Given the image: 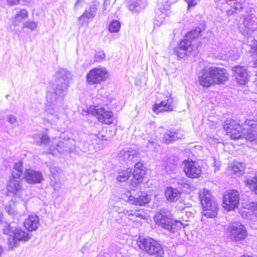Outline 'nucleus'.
Masks as SVG:
<instances>
[{
    "label": "nucleus",
    "mask_w": 257,
    "mask_h": 257,
    "mask_svg": "<svg viewBox=\"0 0 257 257\" xmlns=\"http://www.w3.org/2000/svg\"><path fill=\"white\" fill-rule=\"evenodd\" d=\"M70 76V73L67 69H59L55 73V84L52 90L49 91L47 94L46 110L57 118V112L64 110L63 98L66 93Z\"/></svg>",
    "instance_id": "1"
},
{
    "label": "nucleus",
    "mask_w": 257,
    "mask_h": 257,
    "mask_svg": "<svg viewBox=\"0 0 257 257\" xmlns=\"http://www.w3.org/2000/svg\"><path fill=\"white\" fill-rule=\"evenodd\" d=\"M228 78L226 70L222 68L211 66L201 69L198 73L197 81L204 87H209L215 84H223Z\"/></svg>",
    "instance_id": "2"
},
{
    "label": "nucleus",
    "mask_w": 257,
    "mask_h": 257,
    "mask_svg": "<svg viewBox=\"0 0 257 257\" xmlns=\"http://www.w3.org/2000/svg\"><path fill=\"white\" fill-rule=\"evenodd\" d=\"M202 207V214L207 218L215 217L219 210L218 205L215 197L206 189L200 191L199 196Z\"/></svg>",
    "instance_id": "3"
},
{
    "label": "nucleus",
    "mask_w": 257,
    "mask_h": 257,
    "mask_svg": "<svg viewBox=\"0 0 257 257\" xmlns=\"http://www.w3.org/2000/svg\"><path fill=\"white\" fill-rule=\"evenodd\" d=\"M201 29L199 28L188 32L184 38L174 49V52L179 58H183L190 54L193 50V41L200 36Z\"/></svg>",
    "instance_id": "4"
},
{
    "label": "nucleus",
    "mask_w": 257,
    "mask_h": 257,
    "mask_svg": "<svg viewBox=\"0 0 257 257\" xmlns=\"http://www.w3.org/2000/svg\"><path fill=\"white\" fill-rule=\"evenodd\" d=\"M239 29L246 39V45L250 47H254V42L257 41V18L253 15H248Z\"/></svg>",
    "instance_id": "5"
},
{
    "label": "nucleus",
    "mask_w": 257,
    "mask_h": 257,
    "mask_svg": "<svg viewBox=\"0 0 257 257\" xmlns=\"http://www.w3.org/2000/svg\"><path fill=\"white\" fill-rule=\"evenodd\" d=\"M141 250L154 257H162L164 254L160 241L151 237L141 236L137 241Z\"/></svg>",
    "instance_id": "6"
},
{
    "label": "nucleus",
    "mask_w": 257,
    "mask_h": 257,
    "mask_svg": "<svg viewBox=\"0 0 257 257\" xmlns=\"http://www.w3.org/2000/svg\"><path fill=\"white\" fill-rule=\"evenodd\" d=\"M146 173V170L142 163L138 162L135 165L133 172L132 169L130 168L119 171L117 180L120 182H125L133 175L132 181L137 185L143 182Z\"/></svg>",
    "instance_id": "7"
},
{
    "label": "nucleus",
    "mask_w": 257,
    "mask_h": 257,
    "mask_svg": "<svg viewBox=\"0 0 257 257\" xmlns=\"http://www.w3.org/2000/svg\"><path fill=\"white\" fill-rule=\"evenodd\" d=\"M156 223L170 232L175 233L181 228L182 223L174 220L171 215L167 212H158L154 217Z\"/></svg>",
    "instance_id": "8"
},
{
    "label": "nucleus",
    "mask_w": 257,
    "mask_h": 257,
    "mask_svg": "<svg viewBox=\"0 0 257 257\" xmlns=\"http://www.w3.org/2000/svg\"><path fill=\"white\" fill-rule=\"evenodd\" d=\"M122 199L129 203L135 205L143 206L148 204L151 200V197L145 192L135 190L123 194Z\"/></svg>",
    "instance_id": "9"
},
{
    "label": "nucleus",
    "mask_w": 257,
    "mask_h": 257,
    "mask_svg": "<svg viewBox=\"0 0 257 257\" xmlns=\"http://www.w3.org/2000/svg\"><path fill=\"white\" fill-rule=\"evenodd\" d=\"M88 114L96 116L99 121L105 124H111L113 121L112 112L107 111L104 107L98 105L90 106L88 109Z\"/></svg>",
    "instance_id": "10"
},
{
    "label": "nucleus",
    "mask_w": 257,
    "mask_h": 257,
    "mask_svg": "<svg viewBox=\"0 0 257 257\" xmlns=\"http://www.w3.org/2000/svg\"><path fill=\"white\" fill-rule=\"evenodd\" d=\"M231 240L239 241L247 237V230L245 227L240 222H234L229 225L227 229Z\"/></svg>",
    "instance_id": "11"
},
{
    "label": "nucleus",
    "mask_w": 257,
    "mask_h": 257,
    "mask_svg": "<svg viewBox=\"0 0 257 257\" xmlns=\"http://www.w3.org/2000/svg\"><path fill=\"white\" fill-rule=\"evenodd\" d=\"M242 127V138L246 140L253 142L257 140V118L255 119H246L243 123H241Z\"/></svg>",
    "instance_id": "12"
},
{
    "label": "nucleus",
    "mask_w": 257,
    "mask_h": 257,
    "mask_svg": "<svg viewBox=\"0 0 257 257\" xmlns=\"http://www.w3.org/2000/svg\"><path fill=\"white\" fill-rule=\"evenodd\" d=\"M223 128L232 140H238L242 138V128L240 124L232 119H227L223 125Z\"/></svg>",
    "instance_id": "13"
},
{
    "label": "nucleus",
    "mask_w": 257,
    "mask_h": 257,
    "mask_svg": "<svg viewBox=\"0 0 257 257\" xmlns=\"http://www.w3.org/2000/svg\"><path fill=\"white\" fill-rule=\"evenodd\" d=\"M239 201V194L236 190H230L224 193L223 197V207L228 211L237 207Z\"/></svg>",
    "instance_id": "14"
},
{
    "label": "nucleus",
    "mask_w": 257,
    "mask_h": 257,
    "mask_svg": "<svg viewBox=\"0 0 257 257\" xmlns=\"http://www.w3.org/2000/svg\"><path fill=\"white\" fill-rule=\"evenodd\" d=\"M108 73L105 68H94L90 70L87 75V80L89 84L100 83L105 81Z\"/></svg>",
    "instance_id": "15"
},
{
    "label": "nucleus",
    "mask_w": 257,
    "mask_h": 257,
    "mask_svg": "<svg viewBox=\"0 0 257 257\" xmlns=\"http://www.w3.org/2000/svg\"><path fill=\"white\" fill-rule=\"evenodd\" d=\"M184 171L187 177L191 178H198L202 173L201 167L199 163L192 160H185L183 162Z\"/></svg>",
    "instance_id": "16"
},
{
    "label": "nucleus",
    "mask_w": 257,
    "mask_h": 257,
    "mask_svg": "<svg viewBox=\"0 0 257 257\" xmlns=\"http://www.w3.org/2000/svg\"><path fill=\"white\" fill-rule=\"evenodd\" d=\"M236 82L240 85L245 84L248 80L249 74L245 67L237 65L232 68Z\"/></svg>",
    "instance_id": "17"
},
{
    "label": "nucleus",
    "mask_w": 257,
    "mask_h": 257,
    "mask_svg": "<svg viewBox=\"0 0 257 257\" xmlns=\"http://www.w3.org/2000/svg\"><path fill=\"white\" fill-rule=\"evenodd\" d=\"M139 157L140 153L139 151L131 148L120 151L118 155L119 161L127 163L137 161Z\"/></svg>",
    "instance_id": "18"
},
{
    "label": "nucleus",
    "mask_w": 257,
    "mask_h": 257,
    "mask_svg": "<svg viewBox=\"0 0 257 257\" xmlns=\"http://www.w3.org/2000/svg\"><path fill=\"white\" fill-rule=\"evenodd\" d=\"M174 104L172 98H168L162 101L159 103H155L153 107V110L156 113L162 111H172Z\"/></svg>",
    "instance_id": "19"
},
{
    "label": "nucleus",
    "mask_w": 257,
    "mask_h": 257,
    "mask_svg": "<svg viewBox=\"0 0 257 257\" xmlns=\"http://www.w3.org/2000/svg\"><path fill=\"white\" fill-rule=\"evenodd\" d=\"M183 138V135L179 129L173 128L167 131L164 134L163 141L166 144H170Z\"/></svg>",
    "instance_id": "20"
},
{
    "label": "nucleus",
    "mask_w": 257,
    "mask_h": 257,
    "mask_svg": "<svg viewBox=\"0 0 257 257\" xmlns=\"http://www.w3.org/2000/svg\"><path fill=\"white\" fill-rule=\"evenodd\" d=\"M21 178H16L12 176L7 185L8 191L16 195L17 193L21 190Z\"/></svg>",
    "instance_id": "21"
},
{
    "label": "nucleus",
    "mask_w": 257,
    "mask_h": 257,
    "mask_svg": "<svg viewBox=\"0 0 257 257\" xmlns=\"http://www.w3.org/2000/svg\"><path fill=\"white\" fill-rule=\"evenodd\" d=\"M97 9L94 5L91 6L88 10H86L82 16L79 18V21L81 25L87 23L89 19H92L96 16Z\"/></svg>",
    "instance_id": "22"
},
{
    "label": "nucleus",
    "mask_w": 257,
    "mask_h": 257,
    "mask_svg": "<svg viewBox=\"0 0 257 257\" xmlns=\"http://www.w3.org/2000/svg\"><path fill=\"white\" fill-rule=\"evenodd\" d=\"M146 5V0H132L128 9L133 13L137 14L145 8Z\"/></svg>",
    "instance_id": "23"
},
{
    "label": "nucleus",
    "mask_w": 257,
    "mask_h": 257,
    "mask_svg": "<svg viewBox=\"0 0 257 257\" xmlns=\"http://www.w3.org/2000/svg\"><path fill=\"white\" fill-rule=\"evenodd\" d=\"M167 200L171 202H176L181 195V193L176 189L167 187L165 191Z\"/></svg>",
    "instance_id": "24"
},
{
    "label": "nucleus",
    "mask_w": 257,
    "mask_h": 257,
    "mask_svg": "<svg viewBox=\"0 0 257 257\" xmlns=\"http://www.w3.org/2000/svg\"><path fill=\"white\" fill-rule=\"evenodd\" d=\"M229 170L236 176L243 174L245 169V164L240 162H235L229 166Z\"/></svg>",
    "instance_id": "25"
},
{
    "label": "nucleus",
    "mask_w": 257,
    "mask_h": 257,
    "mask_svg": "<svg viewBox=\"0 0 257 257\" xmlns=\"http://www.w3.org/2000/svg\"><path fill=\"white\" fill-rule=\"evenodd\" d=\"M159 147L158 141L155 139H151L144 142L143 150L144 151H157Z\"/></svg>",
    "instance_id": "26"
},
{
    "label": "nucleus",
    "mask_w": 257,
    "mask_h": 257,
    "mask_svg": "<svg viewBox=\"0 0 257 257\" xmlns=\"http://www.w3.org/2000/svg\"><path fill=\"white\" fill-rule=\"evenodd\" d=\"M13 235L20 241H27L30 239L29 234L20 227L14 228Z\"/></svg>",
    "instance_id": "27"
},
{
    "label": "nucleus",
    "mask_w": 257,
    "mask_h": 257,
    "mask_svg": "<svg viewBox=\"0 0 257 257\" xmlns=\"http://www.w3.org/2000/svg\"><path fill=\"white\" fill-rule=\"evenodd\" d=\"M33 139H34V142L38 145H47L50 143V138L44 133L35 134Z\"/></svg>",
    "instance_id": "28"
},
{
    "label": "nucleus",
    "mask_w": 257,
    "mask_h": 257,
    "mask_svg": "<svg viewBox=\"0 0 257 257\" xmlns=\"http://www.w3.org/2000/svg\"><path fill=\"white\" fill-rule=\"evenodd\" d=\"M28 17V12L25 9H23L18 12L13 20V24L14 26L19 25V23L22 22Z\"/></svg>",
    "instance_id": "29"
},
{
    "label": "nucleus",
    "mask_w": 257,
    "mask_h": 257,
    "mask_svg": "<svg viewBox=\"0 0 257 257\" xmlns=\"http://www.w3.org/2000/svg\"><path fill=\"white\" fill-rule=\"evenodd\" d=\"M14 170L12 172L13 177L21 178L23 174V163L22 161L15 163L14 165Z\"/></svg>",
    "instance_id": "30"
},
{
    "label": "nucleus",
    "mask_w": 257,
    "mask_h": 257,
    "mask_svg": "<svg viewBox=\"0 0 257 257\" xmlns=\"http://www.w3.org/2000/svg\"><path fill=\"white\" fill-rule=\"evenodd\" d=\"M244 182L251 191L257 194V177H248L244 180Z\"/></svg>",
    "instance_id": "31"
},
{
    "label": "nucleus",
    "mask_w": 257,
    "mask_h": 257,
    "mask_svg": "<svg viewBox=\"0 0 257 257\" xmlns=\"http://www.w3.org/2000/svg\"><path fill=\"white\" fill-rule=\"evenodd\" d=\"M166 10L165 9H162L161 7L159 8L155 16V24L156 25L159 26L163 23L164 18V14Z\"/></svg>",
    "instance_id": "32"
},
{
    "label": "nucleus",
    "mask_w": 257,
    "mask_h": 257,
    "mask_svg": "<svg viewBox=\"0 0 257 257\" xmlns=\"http://www.w3.org/2000/svg\"><path fill=\"white\" fill-rule=\"evenodd\" d=\"M19 240L14 235H10L8 237V247L9 250H13L14 248L17 247L19 245Z\"/></svg>",
    "instance_id": "33"
},
{
    "label": "nucleus",
    "mask_w": 257,
    "mask_h": 257,
    "mask_svg": "<svg viewBox=\"0 0 257 257\" xmlns=\"http://www.w3.org/2000/svg\"><path fill=\"white\" fill-rule=\"evenodd\" d=\"M120 28V22L117 20H113L109 26V31L111 33H117Z\"/></svg>",
    "instance_id": "34"
},
{
    "label": "nucleus",
    "mask_w": 257,
    "mask_h": 257,
    "mask_svg": "<svg viewBox=\"0 0 257 257\" xmlns=\"http://www.w3.org/2000/svg\"><path fill=\"white\" fill-rule=\"evenodd\" d=\"M4 223H5V224L3 227V234L8 235L9 236H10V235H13V232H14V228L10 223L7 222H4Z\"/></svg>",
    "instance_id": "35"
},
{
    "label": "nucleus",
    "mask_w": 257,
    "mask_h": 257,
    "mask_svg": "<svg viewBox=\"0 0 257 257\" xmlns=\"http://www.w3.org/2000/svg\"><path fill=\"white\" fill-rule=\"evenodd\" d=\"M64 145V143L61 141H59L58 143L56 142L53 143V144H50V150H51L56 149L58 152L61 153L65 150L63 148Z\"/></svg>",
    "instance_id": "36"
},
{
    "label": "nucleus",
    "mask_w": 257,
    "mask_h": 257,
    "mask_svg": "<svg viewBox=\"0 0 257 257\" xmlns=\"http://www.w3.org/2000/svg\"><path fill=\"white\" fill-rule=\"evenodd\" d=\"M104 132L103 131L97 134L94 135L92 134L91 135V138L92 139H95L97 141V139L99 140V141L96 142V143H101V142H103L104 141H106L108 140V137H107L104 134Z\"/></svg>",
    "instance_id": "37"
},
{
    "label": "nucleus",
    "mask_w": 257,
    "mask_h": 257,
    "mask_svg": "<svg viewBox=\"0 0 257 257\" xmlns=\"http://www.w3.org/2000/svg\"><path fill=\"white\" fill-rule=\"evenodd\" d=\"M23 224L28 231H32V214L29 215L28 218L24 220Z\"/></svg>",
    "instance_id": "38"
},
{
    "label": "nucleus",
    "mask_w": 257,
    "mask_h": 257,
    "mask_svg": "<svg viewBox=\"0 0 257 257\" xmlns=\"http://www.w3.org/2000/svg\"><path fill=\"white\" fill-rule=\"evenodd\" d=\"M82 151L85 153H88L89 154H92L94 152V146L92 144H90L88 143H84L82 146Z\"/></svg>",
    "instance_id": "39"
},
{
    "label": "nucleus",
    "mask_w": 257,
    "mask_h": 257,
    "mask_svg": "<svg viewBox=\"0 0 257 257\" xmlns=\"http://www.w3.org/2000/svg\"><path fill=\"white\" fill-rule=\"evenodd\" d=\"M24 178L29 184H32V170L31 169H27L24 174Z\"/></svg>",
    "instance_id": "40"
},
{
    "label": "nucleus",
    "mask_w": 257,
    "mask_h": 257,
    "mask_svg": "<svg viewBox=\"0 0 257 257\" xmlns=\"http://www.w3.org/2000/svg\"><path fill=\"white\" fill-rule=\"evenodd\" d=\"M243 0H234L233 2V9L234 10L241 11L243 9L244 5L243 4Z\"/></svg>",
    "instance_id": "41"
},
{
    "label": "nucleus",
    "mask_w": 257,
    "mask_h": 257,
    "mask_svg": "<svg viewBox=\"0 0 257 257\" xmlns=\"http://www.w3.org/2000/svg\"><path fill=\"white\" fill-rule=\"evenodd\" d=\"M43 180V176L41 172L33 171V184L39 183Z\"/></svg>",
    "instance_id": "42"
},
{
    "label": "nucleus",
    "mask_w": 257,
    "mask_h": 257,
    "mask_svg": "<svg viewBox=\"0 0 257 257\" xmlns=\"http://www.w3.org/2000/svg\"><path fill=\"white\" fill-rule=\"evenodd\" d=\"M5 209L6 211L11 216H13L16 213V210L12 205L9 203L5 205Z\"/></svg>",
    "instance_id": "43"
},
{
    "label": "nucleus",
    "mask_w": 257,
    "mask_h": 257,
    "mask_svg": "<svg viewBox=\"0 0 257 257\" xmlns=\"http://www.w3.org/2000/svg\"><path fill=\"white\" fill-rule=\"evenodd\" d=\"M105 58V54L103 51H99L96 53L95 55V61L99 62Z\"/></svg>",
    "instance_id": "44"
},
{
    "label": "nucleus",
    "mask_w": 257,
    "mask_h": 257,
    "mask_svg": "<svg viewBox=\"0 0 257 257\" xmlns=\"http://www.w3.org/2000/svg\"><path fill=\"white\" fill-rule=\"evenodd\" d=\"M103 14L104 15H106L107 13L110 10V2L108 0L107 1H104L103 4Z\"/></svg>",
    "instance_id": "45"
},
{
    "label": "nucleus",
    "mask_w": 257,
    "mask_h": 257,
    "mask_svg": "<svg viewBox=\"0 0 257 257\" xmlns=\"http://www.w3.org/2000/svg\"><path fill=\"white\" fill-rule=\"evenodd\" d=\"M178 184L182 187L189 188V185L186 178H181L178 180Z\"/></svg>",
    "instance_id": "46"
},
{
    "label": "nucleus",
    "mask_w": 257,
    "mask_h": 257,
    "mask_svg": "<svg viewBox=\"0 0 257 257\" xmlns=\"http://www.w3.org/2000/svg\"><path fill=\"white\" fill-rule=\"evenodd\" d=\"M33 231L36 230L39 224V219L37 215H33Z\"/></svg>",
    "instance_id": "47"
},
{
    "label": "nucleus",
    "mask_w": 257,
    "mask_h": 257,
    "mask_svg": "<svg viewBox=\"0 0 257 257\" xmlns=\"http://www.w3.org/2000/svg\"><path fill=\"white\" fill-rule=\"evenodd\" d=\"M6 118L7 119V121L12 124H14L17 121L16 117L13 114L8 115L6 117Z\"/></svg>",
    "instance_id": "48"
},
{
    "label": "nucleus",
    "mask_w": 257,
    "mask_h": 257,
    "mask_svg": "<svg viewBox=\"0 0 257 257\" xmlns=\"http://www.w3.org/2000/svg\"><path fill=\"white\" fill-rule=\"evenodd\" d=\"M250 209L257 217V202H252L250 205Z\"/></svg>",
    "instance_id": "49"
},
{
    "label": "nucleus",
    "mask_w": 257,
    "mask_h": 257,
    "mask_svg": "<svg viewBox=\"0 0 257 257\" xmlns=\"http://www.w3.org/2000/svg\"><path fill=\"white\" fill-rule=\"evenodd\" d=\"M214 160V166L215 167L214 171H216L219 169V167L220 166V162L219 160H217L215 158H213Z\"/></svg>",
    "instance_id": "50"
},
{
    "label": "nucleus",
    "mask_w": 257,
    "mask_h": 257,
    "mask_svg": "<svg viewBox=\"0 0 257 257\" xmlns=\"http://www.w3.org/2000/svg\"><path fill=\"white\" fill-rule=\"evenodd\" d=\"M188 4V8L194 7L196 5V3L195 0H185Z\"/></svg>",
    "instance_id": "51"
},
{
    "label": "nucleus",
    "mask_w": 257,
    "mask_h": 257,
    "mask_svg": "<svg viewBox=\"0 0 257 257\" xmlns=\"http://www.w3.org/2000/svg\"><path fill=\"white\" fill-rule=\"evenodd\" d=\"M23 28H26L30 29L31 31H32V21H28L25 23L24 24Z\"/></svg>",
    "instance_id": "52"
},
{
    "label": "nucleus",
    "mask_w": 257,
    "mask_h": 257,
    "mask_svg": "<svg viewBox=\"0 0 257 257\" xmlns=\"http://www.w3.org/2000/svg\"><path fill=\"white\" fill-rule=\"evenodd\" d=\"M119 214H124L129 216H132V214L133 213V210L123 209L122 211L119 212Z\"/></svg>",
    "instance_id": "53"
},
{
    "label": "nucleus",
    "mask_w": 257,
    "mask_h": 257,
    "mask_svg": "<svg viewBox=\"0 0 257 257\" xmlns=\"http://www.w3.org/2000/svg\"><path fill=\"white\" fill-rule=\"evenodd\" d=\"M132 216H136V217H138L140 218H143L144 215L140 213L138 211L133 210V213L132 214Z\"/></svg>",
    "instance_id": "54"
},
{
    "label": "nucleus",
    "mask_w": 257,
    "mask_h": 257,
    "mask_svg": "<svg viewBox=\"0 0 257 257\" xmlns=\"http://www.w3.org/2000/svg\"><path fill=\"white\" fill-rule=\"evenodd\" d=\"M132 216H136V217H138L140 218H143L144 215L140 213L138 211L133 210V213L132 214Z\"/></svg>",
    "instance_id": "55"
},
{
    "label": "nucleus",
    "mask_w": 257,
    "mask_h": 257,
    "mask_svg": "<svg viewBox=\"0 0 257 257\" xmlns=\"http://www.w3.org/2000/svg\"><path fill=\"white\" fill-rule=\"evenodd\" d=\"M20 1V0H7L8 3L12 6L18 4Z\"/></svg>",
    "instance_id": "56"
},
{
    "label": "nucleus",
    "mask_w": 257,
    "mask_h": 257,
    "mask_svg": "<svg viewBox=\"0 0 257 257\" xmlns=\"http://www.w3.org/2000/svg\"><path fill=\"white\" fill-rule=\"evenodd\" d=\"M59 170V168L57 167H51L50 168V172L52 175H55L56 172Z\"/></svg>",
    "instance_id": "57"
},
{
    "label": "nucleus",
    "mask_w": 257,
    "mask_h": 257,
    "mask_svg": "<svg viewBox=\"0 0 257 257\" xmlns=\"http://www.w3.org/2000/svg\"><path fill=\"white\" fill-rule=\"evenodd\" d=\"M82 2L83 0H77L74 5L75 9H76L81 7Z\"/></svg>",
    "instance_id": "58"
},
{
    "label": "nucleus",
    "mask_w": 257,
    "mask_h": 257,
    "mask_svg": "<svg viewBox=\"0 0 257 257\" xmlns=\"http://www.w3.org/2000/svg\"><path fill=\"white\" fill-rule=\"evenodd\" d=\"M235 10H234L233 9V7L231 9H229L226 11V14L228 16H231L235 12Z\"/></svg>",
    "instance_id": "59"
},
{
    "label": "nucleus",
    "mask_w": 257,
    "mask_h": 257,
    "mask_svg": "<svg viewBox=\"0 0 257 257\" xmlns=\"http://www.w3.org/2000/svg\"><path fill=\"white\" fill-rule=\"evenodd\" d=\"M3 223H4L3 213L2 211H0V224H3Z\"/></svg>",
    "instance_id": "60"
},
{
    "label": "nucleus",
    "mask_w": 257,
    "mask_h": 257,
    "mask_svg": "<svg viewBox=\"0 0 257 257\" xmlns=\"http://www.w3.org/2000/svg\"><path fill=\"white\" fill-rule=\"evenodd\" d=\"M252 50L254 51L253 56L255 59V63L256 64H257V50H255V49H252Z\"/></svg>",
    "instance_id": "61"
},
{
    "label": "nucleus",
    "mask_w": 257,
    "mask_h": 257,
    "mask_svg": "<svg viewBox=\"0 0 257 257\" xmlns=\"http://www.w3.org/2000/svg\"><path fill=\"white\" fill-rule=\"evenodd\" d=\"M113 101H115V100L113 98L111 97L110 98L109 103L106 102L105 104L108 105V104H110V103H112Z\"/></svg>",
    "instance_id": "62"
},
{
    "label": "nucleus",
    "mask_w": 257,
    "mask_h": 257,
    "mask_svg": "<svg viewBox=\"0 0 257 257\" xmlns=\"http://www.w3.org/2000/svg\"><path fill=\"white\" fill-rule=\"evenodd\" d=\"M254 43H255V44H254V47H250V48H251V49H255V50H257V41H256V42H255Z\"/></svg>",
    "instance_id": "63"
},
{
    "label": "nucleus",
    "mask_w": 257,
    "mask_h": 257,
    "mask_svg": "<svg viewBox=\"0 0 257 257\" xmlns=\"http://www.w3.org/2000/svg\"><path fill=\"white\" fill-rule=\"evenodd\" d=\"M240 257H252V256H249L247 254H243L241 255Z\"/></svg>",
    "instance_id": "64"
}]
</instances>
